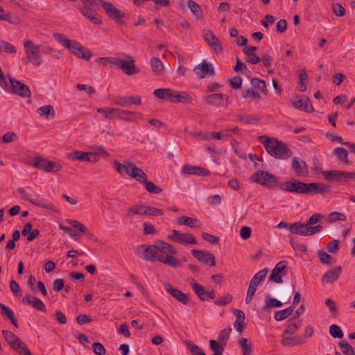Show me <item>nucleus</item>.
I'll list each match as a JSON object with an SVG mask.
<instances>
[{
    "instance_id": "nucleus-44",
    "label": "nucleus",
    "mask_w": 355,
    "mask_h": 355,
    "mask_svg": "<svg viewBox=\"0 0 355 355\" xmlns=\"http://www.w3.org/2000/svg\"><path fill=\"white\" fill-rule=\"evenodd\" d=\"M188 6L189 7L191 12L198 19H202L203 18V12L201 7L196 1L193 0L188 1Z\"/></svg>"
},
{
    "instance_id": "nucleus-42",
    "label": "nucleus",
    "mask_w": 355,
    "mask_h": 355,
    "mask_svg": "<svg viewBox=\"0 0 355 355\" xmlns=\"http://www.w3.org/2000/svg\"><path fill=\"white\" fill-rule=\"evenodd\" d=\"M268 272V269L267 268L259 270L254 275L250 283L257 287L258 285L265 279Z\"/></svg>"
},
{
    "instance_id": "nucleus-34",
    "label": "nucleus",
    "mask_w": 355,
    "mask_h": 355,
    "mask_svg": "<svg viewBox=\"0 0 355 355\" xmlns=\"http://www.w3.org/2000/svg\"><path fill=\"white\" fill-rule=\"evenodd\" d=\"M0 308L1 309V314L6 315L7 318L12 322V324L16 328H18L17 321L15 318L13 311L1 302H0Z\"/></svg>"
},
{
    "instance_id": "nucleus-28",
    "label": "nucleus",
    "mask_w": 355,
    "mask_h": 355,
    "mask_svg": "<svg viewBox=\"0 0 355 355\" xmlns=\"http://www.w3.org/2000/svg\"><path fill=\"white\" fill-rule=\"evenodd\" d=\"M184 173L191 175H198L202 176H208L210 175V171L203 167L192 166L191 164H185L182 168Z\"/></svg>"
},
{
    "instance_id": "nucleus-51",
    "label": "nucleus",
    "mask_w": 355,
    "mask_h": 355,
    "mask_svg": "<svg viewBox=\"0 0 355 355\" xmlns=\"http://www.w3.org/2000/svg\"><path fill=\"white\" fill-rule=\"evenodd\" d=\"M150 65L153 71L157 74H160L164 71L163 64L158 58H152L150 60Z\"/></svg>"
},
{
    "instance_id": "nucleus-39",
    "label": "nucleus",
    "mask_w": 355,
    "mask_h": 355,
    "mask_svg": "<svg viewBox=\"0 0 355 355\" xmlns=\"http://www.w3.org/2000/svg\"><path fill=\"white\" fill-rule=\"evenodd\" d=\"M193 283L191 284L192 288L195 293L198 295L200 300L205 301L207 300V291L205 288L197 283L194 279L192 280Z\"/></svg>"
},
{
    "instance_id": "nucleus-38",
    "label": "nucleus",
    "mask_w": 355,
    "mask_h": 355,
    "mask_svg": "<svg viewBox=\"0 0 355 355\" xmlns=\"http://www.w3.org/2000/svg\"><path fill=\"white\" fill-rule=\"evenodd\" d=\"M243 355H251L252 352V344L245 338H241L238 341Z\"/></svg>"
},
{
    "instance_id": "nucleus-27",
    "label": "nucleus",
    "mask_w": 355,
    "mask_h": 355,
    "mask_svg": "<svg viewBox=\"0 0 355 355\" xmlns=\"http://www.w3.org/2000/svg\"><path fill=\"white\" fill-rule=\"evenodd\" d=\"M306 343L305 337L303 336H293L288 337L285 335L282 336V339L280 341V343L284 347H295L300 345H302Z\"/></svg>"
},
{
    "instance_id": "nucleus-21",
    "label": "nucleus",
    "mask_w": 355,
    "mask_h": 355,
    "mask_svg": "<svg viewBox=\"0 0 355 355\" xmlns=\"http://www.w3.org/2000/svg\"><path fill=\"white\" fill-rule=\"evenodd\" d=\"M308 191L306 194H326L330 192V186L324 183H308Z\"/></svg>"
},
{
    "instance_id": "nucleus-8",
    "label": "nucleus",
    "mask_w": 355,
    "mask_h": 355,
    "mask_svg": "<svg viewBox=\"0 0 355 355\" xmlns=\"http://www.w3.org/2000/svg\"><path fill=\"white\" fill-rule=\"evenodd\" d=\"M67 48L78 58L89 60L92 56V53L90 51L75 40H71V44Z\"/></svg>"
},
{
    "instance_id": "nucleus-4",
    "label": "nucleus",
    "mask_w": 355,
    "mask_h": 355,
    "mask_svg": "<svg viewBox=\"0 0 355 355\" xmlns=\"http://www.w3.org/2000/svg\"><path fill=\"white\" fill-rule=\"evenodd\" d=\"M250 180L266 188H271L277 182V178L268 171L258 170L251 175Z\"/></svg>"
},
{
    "instance_id": "nucleus-55",
    "label": "nucleus",
    "mask_w": 355,
    "mask_h": 355,
    "mask_svg": "<svg viewBox=\"0 0 355 355\" xmlns=\"http://www.w3.org/2000/svg\"><path fill=\"white\" fill-rule=\"evenodd\" d=\"M46 165L44 166V171L46 172H58L62 170V167L60 164L54 162L46 159Z\"/></svg>"
},
{
    "instance_id": "nucleus-10",
    "label": "nucleus",
    "mask_w": 355,
    "mask_h": 355,
    "mask_svg": "<svg viewBox=\"0 0 355 355\" xmlns=\"http://www.w3.org/2000/svg\"><path fill=\"white\" fill-rule=\"evenodd\" d=\"M123 56L127 58V60L121 59L119 62L120 64L118 68L129 76L138 73L139 69L135 67L133 57L128 54H123Z\"/></svg>"
},
{
    "instance_id": "nucleus-30",
    "label": "nucleus",
    "mask_w": 355,
    "mask_h": 355,
    "mask_svg": "<svg viewBox=\"0 0 355 355\" xmlns=\"http://www.w3.org/2000/svg\"><path fill=\"white\" fill-rule=\"evenodd\" d=\"M130 177L142 184H144L148 180L147 175L144 171L141 168L136 166L135 164L134 168H132L130 171Z\"/></svg>"
},
{
    "instance_id": "nucleus-56",
    "label": "nucleus",
    "mask_w": 355,
    "mask_h": 355,
    "mask_svg": "<svg viewBox=\"0 0 355 355\" xmlns=\"http://www.w3.org/2000/svg\"><path fill=\"white\" fill-rule=\"evenodd\" d=\"M241 96L243 98H246L249 96H251L253 98L259 100L260 99V94L259 92L254 89V88H250L248 89L243 90L241 92Z\"/></svg>"
},
{
    "instance_id": "nucleus-46",
    "label": "nucleus",
    "mask_w": 355,
    "mask_h": 355,
    "mask_svg": "<svg viewBox=\"0 0 355 355\" xmlns=\"http://www.w3.org/2000/svg\"><path fill=\"white\" fill-rule=\"evenodd\" d=\"M173 103H190L192 101V97L187 92H175Z\"/></svg>"
},
{
    "instance_id": "nucleus-61",
    "label": "nucleus",
    "mask_w": 355,
    "mask_h": 355,
    "mask_svg": "<svg viewBox=\"0 0 355 355\" xmlns=\"http://www.w3.org/2000/svg\"><path fill=\"white\" fill-rule=\"evenodd\" d=\"M251 83L254 87H257L260 92L266 93V84L263 80L254 78L251 80Z\"/></svg>"
},
{
    "instance_id": "nucleus-60",
    "label": "nucleus",
    "mask_w": 355,
    "mask_h": 355,
    "mask_svg": "<svg viewBox=\"0 0 355 355\" xmlns=\"http://www.w3.org/2000/svg\"><path fill=\"white\" fill-rule=\"evenodd\" d=\"M187 345L192 355H206L202 349L193 342L189 341Z\"/></svg>"
},
{
    "instance_id": "nucleus-17",
    "label": "nucleus",
    "mask_w": 355,
    "mask_h": 355,
    "mask_svg": "<svg viewBox=\"0 0 355 355\" xmlns=\"http://www.w3.org/2000/svg\"><path fill=\"white\" fill-rule=\"evenodd\" d=\"M159 250L156 247L155 243L151 245H141L137 248V253L140 254L141 251L144 252V259L147 261H155V250Z\"/></svg>"
},
{
    "instance_id": "nucleus-23",
    "label": "nucleus",
    "mask_w": 355,
    "mask_h": 355,
    "mask_svg": "<svg viewBox=\"0 0 355 355\" xmlns=\"http://www.w3.org/2000/svg\"><path fill=\"white\" fill-rule=\"evenodd\" d=\"M292 166L297 176H305L308 173L307 165L306 162L304 160L299 159L298 157H294L292 159Z\"/></svg>"
},
{
    "instance_id": "nucleus-36",
    "label": "nucleus",
    "mask_w": 355,
    "mask_h": 355,
    "mask_svg": "<svg viewBox=\"0 0 355 355\" xmlns=\"http://www.w3.org/2000/svg\"><path fill=\"white\" fill-rule=\"evenodd\" d=\"M146 205H136L131 207L127 210V216L130 217L133 215H147Z\"/></svg>"
},
{
    "instance_id": "nucleus-2",
    "label": "nucleus",
    "mask_w": 355,
    "mask_h": 355,
    "mask_svg": "<svg viewBox=\"0 0 355 355\" xmlns=\"http://www.w3.org/2000/svg\"><path fill=\"white\" fill-rule=\"evenodd\" d=\"M24 49L26 55V58L24 60L26 63H32L35 67H38L42 63V58L37 46L33 41H24Z\"/></svg>"
},
{
    "instance_id": "nucleus-16",
    "label": "nucleus",
    "mask_w": 355,
    "mask_h": 355,
    "mask_svg": "<svg viewBox=\"0 0 355 355\" xmlns=\"http://www.w3.org/2000/svg\"><path fill=\"white\" fill-rule=\"evenodd\" d=\"M2 334L5 340L12 349L18 350V348L21 347V345L24 342L12 331L8 330H3Z\"/></svg>"
},
{
    "instance_id": "nucleus-63",
    "label": "nucleus",
    "mask_w": 355,
    "mask_h": 355,
    "mask_svg": "<svg viewBox=\"0 0 355 355\" xmlns=\"http://www.w3.org/2000/svg\"><path fill=\"white\" fill-rule=\"evenodd\" d=\"M210 349L214 352V353H219L223 354L224 352V345H222L221 343H218L214 340H209Z\"/></svg>"
},
{
    "instance_id": "nucleus-54",
    "label": "nucleus",
    "mask_w": 355,
    "mask_h": 355,
    "mask_svg": "<svg viewBox=\"0 0 355 355\" xmlns=\"http://www.w3.org/2000/svg\"><path fill=\"white\" fill-rule=\"evenodd\" d=\"M329 334L333 338L338 339L343 338L344 336L340 327L334 324L329 327Z\"/></svg>"
},
{
    "instance_id": "nucleus-49",
    "label": "nucleus",
    "mask_w": 355,
    "mask_h": 355,
    "mask_svg": "<svg viewBox=\"0 0 355 355\" xmlns=\"http://www.w3.org/2000/svg\"><path fill=\"white\" fill-rule=\"evenodd\" d=\"M302 322L299 320L297 322L288 323L286 328L283 331V335H293L300 328Z\"/></svg>"
},
{
    "instance_id": "nucleus-9",
    "label": "nucleus",
    "mask_w": 355,
    "mask_h": 355,
    "mask_svg": "<svg viewBox=\"0 0 355 355\" xmlns=\"http://www.w3.org/2000/svg\"><path fill=\"white\" fill-rule=\"evenodd\" d=\"M203 101L210 106L221 107L225 105L227 106L229 96L223 94H211L203 97Z\"/></svg>"
},
{
    "instance_id": "nucleus-15",
    "label": "nucleus",
    "mask_w": 355,
    "mask_h": 355,
    "mask_svg": "<svg viewBox=\"0 0 355 355\" xmlns=\"http://www.w3.org/2000/svg\"><path fill=\"white\" fill-rule=\"evenodd\" d=\"M203 38L216 54L223 52L220 42L212 31H204Z\"/></svg>"
},
{
    "instance_id": "nucleus-1",
    "label": "nucleus",
    "mask_w": 355,
    "mask_h": 355,
    "mask_svg": "<svg viewBox=\"0 0 355 355\" xmlns=\"http://www.w3.org/2000/svg\"><path fill=\"white\" fill-rule=\"evenodd\" d=\"M258 141L264 146L267 153L275 158L286 159L292 155V151L286 144L276 139L261 135L258 137Z\"/></svg>"
},
{
    "instance_id": "nucleus-5",
    "label": "nucleus",
    "mask_w": 355,
    "mask_h": 355,
    "mask_svg": "<svg viewBox=\"0 0 355 355\" xmlns=\"http://www.w3.org/2000/svg\"><path fill=\"white\" fill-rule=\"evenodd\" d=\"M308 183L298 180H290L282 182L279 184L278 187L283 191H288L295 193L306 194L308 191Z\"/></svg>"
},
{
    "instance_id": "nucleus-41",
    "label": "nucleus",
    "mask_w": 355,
    "mask_h": 355,
    "mask_svg": "<svg viewBox=\"0 0 355 355\" xmlns=\"http://www.w3.org/2000/svg\"><path fill=\"white\" fill-rule=\"evenodd\" d=\"M67 157L73 161H87L88 153L80 150H73L67 154Z\"/></svg>"
},
{
    "instance_id": "nucleus-12",
    "label": "nucleus",
    "mask_w": 355,
    "mask_h": 355,
    "mask_svg": "<svg viewBox=\"0 0 355 355\" xmlns=\"http://www.w3.org/2000/svg\"><path fill=\"white\" fill-rule=\"evenodd\" d=\"M191 254L200 262L210 266H216V259L214 255L209 252L199 250H192Z\"/></svg>"
},
{
    "instance_id": "nucleus-22",
    "label": "nucleus",
    "mask_w": 355,
    "mask_h": 355,
    "mask_svg": "<svg viewBox=\"0 0 355 355\" xmlns=\"http://www.w3.org/2000/svg\"><path fill=\"white\" fill-rule=\"evenodd\" d=\"M23 304H31L34 309L43 313L46 312L45 304L38 297L32 295H26L22 299Z\"/></svg>"
},
{
    "instance_id": "nucleus-25",
    "label": "nucleus",
    "mask_w": 355,
    "mask_h": 355,
    "mask_svg": "<svg viewBox=\"0 0 355 355\" xmlns=\"http://www.w3.org/2000/svg\"><path fill=\"white\" fill-rule=\"evenodd\" d=\"M341 267L338 266L333 270L327 271L321 278L322 284H333L340 277L341 274Z\"/></svg>"
},
{
    "instance_id": "nucleus-13",
    "label": "nucleus",
    "mask_w": 355,
    "mask_h": 355,
    "mask_svg": "<svg viewBox=\"0 0 355 355\" xmlns=\"http://www.w3.org/2000/svg\"><path fill=\"white\" fill-rule=\"evenodd\" d=\"M155 245L159 250H155V261H159L160 262V259H162L161 257H166L167 254H176L175 248L164 241H157L155 242Z\"/></svg>"
},
{
    "instance_id": "nucleus-19",
    "label": "nucleus",
    "mask_w": 355,
    "mask_h": 355,
    "mask_svg": "<svg viewBox=\"0 0 355 355\" xmlns=\"http://www.w3.org/2000/svg\"><path fill=\"white\" fill-rule=\"evenodd\" d=\"M194 71L200 78H203L207 75H214V69L212 64L206 60H203L201 64L197 65Z\"/></svg>"
},
{
    "instance_id": "nucleus-53",
    "label": "nucleus",
    "mask_w": 355,
    "mask_h": 355,
    "mask_svg": "<svg viewBox=\"0 0 355 355\" xmlns=\"http://www.w3.org/2000/svg\"><path fill=\"white\" fill-rule=\"evenodd\" d=\"M318 256L322 264L331 265L334 262L331 256L323 250H319L318 252Z\"/></svg>"
},
{
    "instance_id": "nucleus-32",
    "label": "nucleus",
    "mask_w": 355,
    "mask_h": 355,
    "mask_svg": "<svg viewBox=\"0 0 355 355\" xmlns=\"http://www.w3.org/2000/svg\"><path fill=\"white\" fill-rule=\"evenodd\" d=\"M137 115V114L135 112L117 108L116 117L125 121H134Z\"/></svg>"
},
{
    "instance_id": "nucleus-45",
    "label": "nucleus",
    "mask_w": 355,
    "mask_h": 355,
    "mask_svg": "<svg viewBox=\"0 0 355 355\" xmlns=\"http://www.w3.org/2000/svg\"><path fill=\"white\" fill-rule=\"evenodd\" d=\"M31 203L42 208L56 211L55 205L52 202H48L44 199H33V200H31Z\"/></svg>"
},
{
    "instance_id": "nucleus-7",
    "label": "nucleus",
    "mask_w": 355,
    "mask_h": 355,
    "mask_svg": "<svg viewBox=\"0 0 355 355\" xmlns=\"http://www.w3.org/2000/svg\"><path fill=\"white\" fill-rule=\"evenodd\" d=\"M167 239L184 245L197 244V241L193 234L189 233H181L176 230H173L171 234L168 235Z\"/></svg>"
},
{
    "instance_id": "nucleus-50",
    "label": "nucleus",
    "mask_w": 355,
    "mask_h": 355,
    "mask_svg": "<svg viewBox=\"0 0 355 355\" xmlns=\"http://www.w3.org/2000/svg\"><path fill=\"white\" fill-rule=\"evenodd\" d=\"M338 346L345 355H355L354 348L345 340H340Z\"/></svg>"
},
{
    "instance_id": "nucleus-35",
    "label": "nucleus",
    "mask_w": 355,
    "mask_h": 355,
    "mask_svg": "<svg viewBox=\"0 0 355 355\" xmlns=\"http://www.w3.org/2000/svg\"><path fill=\"white\" fill-rule=\"evenodd\" d=\"M294 309L295 308L291 305L285 309L277 311L274 313V319L276 321H282L290 316L293 312Z\"/></svg>"
},
{
    "instance_id": "nucleus-26",
    "label": "nucleus",
    "mask_w": 355,
    "mask_h": 355,
    "mask_svg": "<svg viewBox=\"0 0 355 355\" xmlns=\"http://www.w3.org/2000/svg\"><path fill=\"white\" fill-rule=\"evenodd\" d=\"M153 94L159 99L173 103L175 91L169 88H160L154 91Z\"/></svg>"
},
{
    "instance_id": "nucleus-47",
    "label": "nucleus",
    "mask_w": 355,
    "mask_h": 355,
    "mask_svg": "<svg viewBox=\"0 0 355 355\" xmlns=\"http://www.w3.org/2000/svg\"><path fill=\"white\" fill-rule=\"evenodd\" d=\"M117 108L103 107L97 109V112L103 115L104 117L108 119H113L116 118Z\"/></svg>"
},
{
    "instance_id": "nucleus-20",
    "label": "nucleus",
    "mask_w": 355,
    "mask_h": 355,
    "mask_svg": "<svg viewBox=\"0 0 355 355\" xmlns=\"http://www.w3.org/2000/svg\"><path fill=\"white\" fill-rule=\"evenodd\" d=\"M294 286H279L276 288L274 294L282 301L285 303L290 302L291 295L293 292Z\"/></svg>"
},
{
    "instance_id": "nucleus-24",
    "label": "nucleus",
    "mask_w": 355,
    "mask_h": 355,
    "mask_svg": "<svg viewBox=\"0 0 355 355\" xmlns=\"http://www.w3.org/2000/svg\"><path fill=\"white\" fill-rule=\"evenodd\" d=\"M89 5H84L79 10L81 14L89 19L94 24H101L102 19L97 14H94L93 9Z\"/></svg>"
},
{
    "instance_id": "nucleus-48",
    "label": "nucleus",
    "mask_w": 355,
    "mask_h": 355,
    "mask_svg": "<svg viewBox=\"0 0 355 355\" xmlns=\"http://www.w3.org/2000/svg\"><path fill=\"white\" fill-rule=\"evenodd\" d=\"M37 113L41 116H44L46 119H49L50 116L52 119L55 115L53 107L51 105H45L39 107L37 110Z\"/></svg>"
},
{
    "instance_id": "nucleus-11",
    "label": "nucleus",
    "mask_w": 355,
    "mask_h": 355,
    "mask_svg": "<svg viewBox=\"0 0 355 355\" xmlns=\"http://www.w3.org/2000/svg\"><path fill=\"white\" fill-rule=\"evenodd\" d=\"M12 92L22 97H30L31 92L27 85L9 76Z\"/></svg>"
},
{
    "instance_id": "nucleus-14",
    "label": "nucleus",
    "mask_w": 355,
    "mask_h": 355,
    "mask_svg": "<svg viewBox=\"0 0 355 355\" xmlns=\"http://www.w3.org/2000/svg\"><path fill=\"white\" fill-rule=\"evenodd\" d=\"M165 290L167 293L171 295L177 301L180 302L184 305H187L189 302V295L183 293L180 290L174 288L171 284L166 283L164 284Z\"/></svg>"
},
{
    "instance_id": "nucleus-3",
    "label": "nucleus",
    "mask_w": 355,
    "mask_h": 355,
    "mask_svg": "<svg viewBox=\"0 0 355 355\" xmlns=\"http://www.w3.org/2000/svg\"><path fill=\"white\" fill-rule=\"evenodd\" d=\"M322 174L324 179L329 182H343L355 179V172L331 170L324 171Z\"/></svg>"
},
{
    "instance_id": "nucleus-40",
    "label": "nucleus",
    "mask_w": 355,
    "mask_h": 355,
    "mask_svg": "<svg viewBox=\"0 0 355 355\" xmlns=\"http://www.w3.org/2000/svg\"><path fill=\"white\" fill-rule=\"evenodd\" d=\"M307 226V225L303 224L300 222H296L293 224H291L289 227V231L292 234L305 236V228Z\"/></svg>"
},
{
    "instance_id": "nucleus-43",
    "label": "nucleus",
    "mask_w": 355,
    "mask_h": 355,
    "mask_svg": "<svg viewBox=\"0 0 355 355\" xmlns=\"http://www.w3.org/2000/svg\"><path fill=\"white\" fill-rule=\"evenodd\" d=\"M334 154L336 155L341 162L345 164H349V161L348 159V152L345 148L342 147L336 148L334 151Z\"/></svg>"
},
{
    "instance_id": "nucleus-31",
    "label": "nucleus",
    "mask_w": 355,
    "mask_h": 355,
    "mask_svg": "<svg viewBox=\"0 0 355 355\" xmlns=\"http://www.w3.org/2000/svg\"><path fill=\"white\" fill-rule=\"evenodd\" d=\"M234 315L236 316V321L234 323V327L237 332L241 334L243 331V322L245 320V314L243 311L235 309L234 311Z\"/></svg>"
},
{
    "instance_id": "nucleus-52",
    "label": "nucleus",
    "mask_w": 355,
    "mask_h": 355,
    "mask_svg": "<svg viewBox=\"0 0 355 355\" xmlns=\"http://www.w3.org/2000/svg\"><path fill=\"white\" fill-rule=\"evenodd\" d=\"M144 186L145 187L146 190L152 194H159L162 191V189L159 187L148 180L144 184Z\"/></svg>"
},
{
    "instance_id": "nucleus-58",
    "label": "nucleus",
    "mask_w": 355,
    "mask_h": 355,
    "mask_svg": "<svg viewBox=\"0 0 355 355\" xmlns=\"http://www.w3.org/2000/svg\"><path fill=\"white\" fill-rule=\"evenodd\" d=\"M231 331V327L221 330L218 335V342L221 343L222 345H226Z\"/></svg>"
},
{
    "instance_id": "nucleus-18",
    "label": "nucleus",
    "mask_w": 355,
    "mask_h": 355,
    "mask_svg": "<svg viewBox=\"0 0 355 355\" xmlns=\"http://www.w3.org/2000/svg\"><path fill=\"white\" fill-rule=\"evenodd\" d=\"M293 105L300 110L312 113L314 111V109L311 103V101L309 98L306 97L304 98H292L291 100Z\"/></svg>"
},
{
    "instance_id": "nucleus-29",
    "label": "nucleus",
    "mask_w": 355,
    "mask_h": 355,
    "mask_svg": "<svg viewBox=\"0 0 355 355\" xmlns=\"http://www.w3.org/2000/svg\"><path fill=\"white\" fill-rule=\"evenodd\" d=\"M114 166L116 171L121 175L126 173L130 176V171L134 168L135 164L130 162H125L123 164H121L118 160H114Z\"/></svg>"
},
{
    "instance_id": "nucleus-6",
    "label": "nucleus",
    "mask_w": 355,
    "mask_h": 355,
    "mask_svg": "<svg viewBox=\"0 0 355 355\" xmlns=\"http://www.w3.org/2000/svg\"><path fill=\"white\" fill-rule=\"evenodd\" d=\"M99 3L105 10L106 15L113 19L118 24H123L124 21L122 20L125 16V13L123 11L119 10L116 8V6L110 1H105L104 0H99Z\"/></svg>"
},
{
    "instance_id": "nucleus-64",
    "label": "nucleus",
    "mask_w": 355,
    "mask_h": 355,
    "mask_svg": "<svg viewBox=\"0 0 355 355\" xmlns=\"http://www.w3.org/2000/svg\"><path fill=\"white\" fill-rule=\"evenodd\" d=\"M92 347L93 351L96 355H105L106 349L101 343H94L92 345Z\"/></svg>"
},
{
    "instance_id": "nucleus-37",
    "label": "nucleus",
    "mask_w": 355,
    "mask_h": 355,
    "mask_svg": "<svg viewBox=\"0 0 355 355\" xmlns=\"http://www.w3.org/2000/svg\"><path fill=\"white\" fill-rule=\"evenodd\" d=\"M171 254H167L166 257H161L160 258L162 259H160V262L174 268L180 266V261L178 260L175 257Z\"/></svg>"
},
{
    "instance_id": "nucleus-57",
    "label": "nucleus",
    "mask_w": 355,
    "mask_h": 355,
    "mask_svg": "<svg viewBox=\"0 0 355 355\" xmlns=\"http://www.w3.org/2000/svg\"><path fill=\"white\" fill-rule=\"evenodd\" d=\"M0 44H1L2 52H6L9 54L16 53V52H17L16 48L12 44H10L6 41H4V40H2L1 42H0Z\"/></svg>"
},
{
    "instance_id": "nucleus-62",
    "label": "nucleus",
    "mask_w": 355,
    "mask_h": 355,
    "mask_svg": "<svg viewBox=\"0 0 355 355\" xmlns=\"http://www.w3.org/2000/svg\"><path fill=\"white\" fill-rule=\"evenodd\" d=\"M177 221L178 223L184 225L189 226L190 227H193L195 225V222L196 221V219L190 218L188 216H182L181 217H179L177 219Z\"/></svg>"
},
{
    "instance_id": "nucleus-33",
    "label": "nucleus",
    "mask_w": 355,
    "mask_h": 355,
    "mask_svg": "<svg viewBox=\"0 0 355 355\" xmlns=\"http://www.w3.org/2000/svg\"><path fill=\"white\" fill-rule=\"evenodd\" d=\"M265 305L261 308V309L264 311H270L272 308H279L281 307L283 304L282 302L280 300H277L276 298L271 297L268 295L265 297Z\"/></svg>"
},
{
    "instance_id": "nucleus-59",
    "label": "nucleus",
    "mask_w": 355,
    "mask_h": 355,
    "mask_svg": "<svg viewBox=\"0 0 355 355\" xmlns=\"http://www.w3.org/2000/svg\"><path fill=\"white\" fill-rule=\"evenodd\" d=\"M233 296L230 293H226L224 296L216 300L214 304L217 306H225L232 301Z\"/></svg>"
}]
</instances>
